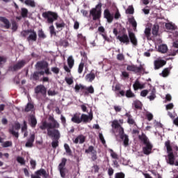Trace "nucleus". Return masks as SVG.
Listing matches in <instances>:
<instances>
[{"mask_svg": "<svg viewBox=\"0 0 178 178\" xmlns=\"http://www.w3.org/2000/svg\"><path fill=\"white\" fill-rule=\"evenodd\" d=\"M111 126L114 130H119L120 138L124 140V147H127L129 145V136L124 134V129L120 126L119 121L116 120H113Z\"/></svg>", "mask_w": 178, "mask_h": 178, "instance_id": "nucleus-1", "label": "nucleus"}, {"mask_svg": "<svg viewBox=\"0 0 178 178\" xmlns=\"http://www.w3.org/2000/svg\"><path fill=\"white\" fill-rule=\"evenodd\" d=\"M165 147L167 149L168 155L165 156V161L168 165H175V161H176V157L175 156V153H173V147L170 145V140H168L165 142Z\"/></svg>", "mask_w": 178, "mask_h": 178, "instance_id": "nucleus-2", "label": "nucleus"}, {"mask_svg": "<svg viewBox=\"0 0 178 178\" xmlns=\"http://www.w3.org/2000/svg\"><path fill=\"white\" fill-rule=\"evenodd\" d=\"M59 122L56 121V120L52 122H47V121H44L40 126V129L41 130H46V129H47V135L48 131H54V130H56V129H59Z\"/></svg>", "mask_w": 178, "mask_h": 178, "instance_id": "nucleus-3", "label": "nucleus"}, {"mask_svg": "<svg viewBox=\"0 0 178 178\" xmlns=\"http://www.w3.org/2000/svg\"><path fill=\"white\" fill-rule=\"evenodd\" d=\"M49 137H53L54 140L51 143V147L54 149L57 148V147H59V138H60V133L59 132V130L58 129H54V131H48V135Z\"/></svg>", "mask_w": 178, "mask_h": 178, "instance_id": "nucleus-4", "label": "nucleus"}, {"mask_svg": "<svg viewBox=\"0 0 178 178\" xmlns=\"http://www.w3.org/2000/svg\"><path fill=\"white\" fill-rule=\"evenodd\" d=\"M74 90L76 92H79L80 90H81L83 95H88L89 94H94V86L92 85L87 87L86 86L81 85V84H76L74 87Z\"/></svg>", "mask_w": 178, "mask_h": 178, "instance_id": "nucleus-5", "label": "nucleus"}, {"mask_svg": "<svg viewBox=\"0 0 178 178\" xmlns=\"http://www.w3.org/2000/svg\"><path fill=\"white\" fill-rule=\"evenodd\" d=\"M102 3H99L95 8H92L90 10V15L92 17V20H99L101 19V15L102 13Z\"/></svg>", "mask_w": 178, "mask_h": 178, "instance_id": "nucleus-6", "label": "nucleus"}, {"mask_svg": "<svg viewBox=\"0 0 178 178\" xmlns=\"http://www.w3.org/2000/svg\"><path fill=\"white\" fill-rule=\"evenodd\" d=\"M42 17L44 19H47V23L49 24H54V22L59 17L58 13L52 11H47L42 14Z\"/></svg>", "mask_w": 178, "mask_h": 178, "instance_id": "nucleus-7", "label": "nucleus"}, {"mask_svg": "<svg viewBox=\"0 0 178 178\" xmlns=\"http://www.w3.org/2000/svg\"><path fill=\"white\" fill-rule=\"evenodd\" d=\"M36 67L38 70H44V74H52V72L49 71V68L48 67V63L46 61H38L36 63Z\"/></svg>", "mask_w": 178, "mask_h": 178, "instance_id": "nucleus-8", "label": "nucleus"}, {"mask_svg": "<svg viewBox=\"0 0 178 178\" xmlns=\"http://www.w3.org/2000/svg\"><path fill=\"white\" fill-rule=\"evenodd\" d=\"M66 162L67 159L66 158H63L60 163L58 165V170L61 177H66Z\"/></svg>", "mask_w": 178, "mask_h": 178, "instance_id": "nucleus-9", "label": "nucleus"}, {"mask_svg": "<svg viewBox=\"0 0 178 178\" xmlns=\"http://www.w3.org/2000/svg\"><path fill=\"white\" fill-rule=\"evenodd\" d=\"M40 176H42L44 178H48L49 177V174L47 173V170L43 168H40V170L35 172V175H31V178H41Z\"/></svg>", "mask_w": 178, "mask_h": 178, "instance_id": "nucleus-10", "label": "nucleus"}, {"mask_svg": "<svg viewBox=\"0 0 178 178\" xmlns=\"http://www.w3.org/2000/svg\"><path fill=\"white\" fill-rule=\"evenodd\" d=\"M129 38V35L126 33V29H124L122 35L117 37L120 42H122V44H126V45H129V44H130V39Z\"/></svg>", "mask_w": 178, "mask_h": 178, "instance_id": "nucleus-11", "label": "nucleus"}, {"mask_svg": "<svg viewBox=\"0 0 178 178\" xmlns=\"http://www.w3.org/2000/svg\"><path fill=\"white\" fill-rule=\"evenodd\" d=\"M127 70L128 72H134V73H140V72H144L145 69L143 67V65H140V67H137V65H128L127 66Z\"/></svg>", "mask_w": 178, "mask_h": 178, "instance_id": "nucleus-12", "label": "nucleus"}, {"mask_svg": "<svg viewBox=\"0 0 178 178\" xmlns=\"http://www.w3.org/2000/svg\"><path fill=\"white\" fill-rule=\"evenodd\" d=\"M35 94L36 95H42L45 97L47 95V88L44 85H38L35 88Z\"/></svg>", "mask_w": 178, "mask_h": 178, "instance_id": "nucleus-13", "label": "nucleus"}, {"mask_svg": "<svg viewBox=\"0 0 178 178\" xmlns=\"http://www.w3.org/2000/svg\"><path fill=\"white\" fill-rule=\"evenodd\" d=\"M128 35L129 37V42H131L134 47H137L138 45V40L136 36V33L129 31H128Z\"/></svg>", "mask_w": 178, "mask_h": 178, "instance_id": "nucleus-14", "label": "nucleus"}, {"mask_svg": "<svg viewBox=\"0 0 178 178\" xmlns=\"http://www.w3.org/2000/svg\"><path fill=\"white\" fill-rule=\"evenodd\" d=\"M24 65H26V61L21 60L17 64H15L13 67H10V70H11V72H17V70H20L22 67H24Z\"/></svg>", "mask_w": 178, "mask_h": 178, "instance_id": "nucleus-15", "label": "nucleus"}, {"mask_svg": "<svg viewBox=\"0 0 178 178\" xmlns=\"http://www.w3.org/2000/svg\"><path fill=\"white\" fill-rule=\"evenodd\" d=\"M145 146L143 147V152L145 155H150L152 154V148L154 145H152L151 142L145 145Z\"/></svg>", "mask_w": 178, "mask_h": 178, "instance_id": "nucleus-16", "label": "nucleus"}, {"mask_svg": "<svg viewBox=\"0 0 178 178\" xmlns=\"http://www.w3.org/2000/svg\"><path fill=\"white\" fill-rule=\"evenodd\" d=\"M35 140V135L34 134H33L27 139V141L25 144V147H26V148H32V147H33V145H34Z\"/></svg>", "mask_w": 178, "mask_h": 178, "instance_id": "nucleus-17", "label": "nucleus"}, {"mask_svg": "<svg viewBox=\"0 0 178 178\" xmlns=\"http://www.w3.org/2000/svg\"><path fill=\"white\" fill-rule=\"evenodd\" d=\"M104 17L106 19L108 23H112L113 22V14L111 13L108 9H106L104 11Z\"/></svg>", "mask_w": 178, "mask_h": 178, "instance_id": "nucleus-18", "label": "nucleus"}, {"mask_svg": "<svg viewBox=\"0 0 178 178\" xmlns=\"http://www.w3.org/2000/svg\"><path fill=\"white\" fill-rule=\"evenodd\" d=\"M71 121L72 122V123L80 124V123H81V114L80 113H74L71 118Z\"/></svg>", "mask_w": 178, "mask_h": 178, "instance_id": "nucleus-19", "label": "nucleus"}, {"mask_svg": "<svg viewBox=\"0 0 178 178\" xmlns=\"http://www.w3.org/2000/svg\"><path fill=\"white\" fill-rule=\"evenodd\" d=\"M166 65V60H154V70H158L161 67H163Z\"/></svg>", "mask_w": 178, "mask_h": 178, "instance_id": "nucleus-20", "label": "nucleus"}, {"mask_svg": "<svg viewBox=\"0 0 178 178\" xmlns=\"http://www.w3.org/2000/svg\"><path fill=\"white\" fill-rule=\"evenodd\" d=\"M29 33L31 34L26 38L27 41L29 42H30V41H33V42L37 41V32H35L34 29H30Z\"/></svg>", "mask_w": 178, "mask_h": 178, "instance_id": "nucleus-21", "label": "nucleus"}, {"mask_svg": "<svg viewBox=\"0 0 178 178\" xmlns=\"http://www.w3.org/2000/svg\"><path fill=\"white\" fill-rule=\"evenodd\" d=\"M93 118L92 113H90L89 115L86 114H82L81 115V120L83 122V123H88L89 120H92Z\"/></svg>", "mask_w": 178, "mask_h": 178, "instance_id": "nucleus-22", "label": "nucleus"}, {"mask_svg": "<svg viewBox=\"0 0 178 178\" xmlns=\"http://www.w3.org/2000/svg\"><path fill=\"white\" fill-rule=\"evenodd\" d=\"M74 144H84L86 143V136L83 135L78 136L75 139H73Z\"/></svg>", "mask_w": 178, "mask_h": 178, "instance_id": "nucleus-23", "label": "nucleus"}, {"mask_svg": "<svg viewBox=\"0 0 178 178\" xmlns=\"http://www.w3.org/2000/svg\"><path fill=\"white\" fill-rule=\"evenodd\" d=\"M44 70L35 72L32 74V79L33 80H34V81H38V80H40V76H44Z\"/></svg>", "mask_w": 178, "mask_h": 178, "instance_id": "nucleus-24", "label": "nucleus"}, {"mask_svg": "<svg viewBox=\"0 0 178 178\" xmlns=\"http://www.w3.org/2000/svg\"><path fill=\"white\" fill-rule=\"evenodd\" d=\"M134 91H137V90H143L145 87L144 84L140 83L138 79H136L135 83L133 85Z\"/></svg>", "mask_w": 178, "mask_h": 178, "instance_id": "nucleus-25", "label": "nucleus"}, {"mask_svg": "<svg viewBox=\"0 0 178 178\" xmlns=\"http://www.w3.org/2000/svg\"><path fill=\"white\" fill-rule=\"evenodd\" d=\"M29 124L33 129L35 128V126H37V118H35V115H31L29 116Z\"/></svg>", "mask_w": 178, "mask_h": 178, "instance_id": "nucleus-26", "label": "nucleus"}, {"mask_svg": "<svg viewBox=\"0 0 178 178\" xmlns=\"http://www.w3.org/2000/svg\"><path fill=\"white\" fill-rule=\"evenodd\" d=\"M138 138L141 143H143L144 145L149 144V139H148V137L145 134H142V135L138 136Z\"/></svg>", "mask_w": 178, "mask_h": 178, "instance_id": "nucleus-27", "label": "nucleus"}, {"mask_svg": "<svg viewBox=\"0 0 178 178\" xmlns=\"http://www.w3.org/2000/svg\"><path fill=\"white\" fill-rule=\"evenodd\" d=\"M85 79L86 81H88L89 83H92V81L95 80V74L92 71L89 74H86Z\"/></svg>", "mask_w": 178, "mask_h": 178, "instance_id": "nucleus-28", "label": "nucleus"}, {"mask_svg": "<svg viewBox=\"0 0 178 178\" xmlns=\"http://www.w3.org/2000/svg\"><path fill=\"white\" fill-rule=\"evenodd\" d=\"M0 22L3 23L5 29H10V22H9V19H8L6 17H0Z\"/></svg>", "mask_w": 178, "mask_h": 178, "instance_id": "nucleus-29", "label": "nucleus"}, {"mask_svg": "<svg viewBox=\"0 0 178 178\" xmlns=\"http://www.w3.org/2000/svg\"><path fill=\"white\" fill-rule=\"evenodd\" d=\"M132 106H134L135 109H143V103H141V102H140L139 100L134 101Z\"/></svg>", "mask_w": 178, "mask_h": 178, "instance_id": "nucleus-30", "label": "nucleus"}, {"mask_svg": "<svg viewBox=\"0 0 178 178\" xmlns=\"http://www.w3.org/2000/svg\"><path fill=\"white\" fill-rule=\"evenodd\" d=\"M67 62L68 67H70V69H73V66H74V58H73L72 56H70L67 58Z\"/></svg>", "mask_w": 178, "mask_h": 178, "instance_id": "nucleus-31", "label": "nucleus"}, {"mask_svg": "<svg viewBox=\"0 0 178 178\" xmlns=\"http://www.w3.org/2000/svg\"><path fill=\"white\" fill-rule=\"evenodd\" d=\"M128 21H129V23L131 24L134 29V31H136V30H137V22L134 19V17L129 18Z\"/></svg>", "mask_w": 178, "mask_h": 178, "instance_id": "nucleus-32", "label": "nucleus"}, {"mask_svg": "<svg viewBox=\"0 0 178 178\" xmlns=\"http://www.w3.org/2000/svg\"><path fill=\"white\" fill-rule=\"evenodd\" d=\"M159 52L166 54L168 52V46L166 44H161L159 46Z\"/></svg>", "mask_w": 178, "mask_h": 178, "instance_id": "nucleus-33", "label": "nucleus"}, {"mask_svg": "<svg viewBox=\"0 0 178 178\" xmlns=\"http://www.w3.org/2000/svg\"><path fill=\"white\" fill-rule=\"evenodd\" d=\"M165 29L167 30H176V29H177V26H176V25H175V24H172V22H168L165 24Z\"/></svg>", "mask_w": 178, "mask_h": 178, "instance_id": "nucleus-34", "label": "nucleus"}, {"mask_svg": "<svg viewBox=\"0 0 178 178\" xmlns=\"http://www.w3.org/2000/svg\"><path fill=\"white\" fill-rule=\"evenodd\" d=\"M158 33H159V25H154L152 30V34L156 36L158 35Z\"/></svg>", "mask_w": 178, "mask_h": 178, "instance_id": "nucleus-35", "label": "nucleus"}, {"mask_svg": "<svg viewBox=\"0 0 178 178\" xmlns=\"http://www.w3.org/2000/svg\"><path fill=\"white\" fill-rule=\"evenodd\" d=\"M144 33L147 40H151V28H145Z\"/></svg>", "mask_w": 178, "mask_h": 178, "instance_id": "nucleus-36", "label": "nucleus"}, {"mask_svg": "<svg viewBox=\"0 0 178 178\" xmlns=\"http://www.w3.org/2000/svg\"><path fill=\"white\" fill-rule=\"evenodd\" d=\"M34 109V104L31 103H28L25 107V112H30Z\"/></svg>", "mask_w": 178, "mask_h": 178, "instance_id": "nucleus-37", "label": "nucleus"}, {"mask_svg": "<svg viewBox=\"0 0 178 178\" xmlns=\"http://www.w3.org/2000/svg\"><path fill=\"white\" fill-rule=\"evenodd\" d=\"M65 26H66V24L63 20H61L60 23H56V29H60V31H62V29H65Z\"/></svg>", "mask_w": 178, "mask_h": 178, "instance_id": "nucleus-38", "label": "nucleus"}, {"mask_svg": "<svg viewBox=\"0 0 178 178\" xmlns=\"http://www.w3.org/2000/svg\"><path fill=\"white\" fill-rule=\"evenodd\" d=\"M125 97H127V98H134L136 95L131 91V90H128L125 92Z\"/></svg>", "mask_w": 178, "mask_h": 178, "instance_id": "nucleus-39", "label": "nucleus"}, {"mask_svg": "<svg viewBox=\"0 0 178 178\" xmlns=\"http://www.w3.org/2000/svg\"><path fill=\"white\" fill-rule=\"evenodd\" d=\"M24 3L31 8H35V2L33 0H25Z\"/></svg>", "mask_w": 178, "mask_h": 178, "instance_id": "nucleus-40", "label": "nucleus"}, {"mask_svg": "<svg viewBox=\"0 0 178 178\" xmlns=\"http://www.w3.org/2000/svg\"><path fill=\"white\" fill-rule=\"evenodd\" d=\"M28 15H29V10H27V8H22L21 9L22 17L26 18V17H27Z\"/></svg>", "mask_w": 178, "mask_h": 178, "instance_id": "nucleus-41", "label": "nucleus"}, {"mask_svg": "<svg viewBox=\"0 0 178 178\" xmlns=\"http://www.w3.org/2000/svg\"><path fill=\"white\" fill-rule=\"evenodd\" d=\"M170 74V69L169 68H165L162 73L161 75L163 77H168V76H169V74Z\"/></svg>", "mask_w": 178, "mask_h": 178, "instance_id": "nucleus-42", "label": "nucleus"}, {"mask_svg": "<svg viewBox=\"0 0 178 178\" xmlns=\"http://www.w3.org/2000/svg\"><path fill=\"white\" fill-rule=\"evenodd\" d=\"M64 148L65 149L66 153L70 156H72V149L67 143H65Z\"/></svg>", "mask_w": 178, "mask_h": 178, "instance_id": "nucleus-43", "label": "nucleus"}, {"mask_svg": "<svg viewBox=\"0 0 178 178\" xmlns=\"http://www.w3.org/2000/svg\"><path fill=\"white\" fill-rule=\"evenodd\" d=\"M155 89H152V92L150 93V95L147 97L148 99H150V101H154L155 98H156V95H155Z\"/></svg>", "mask_w": 178, "mask_h": 178, "instance_id": "nucleus-44", "label": "nucleus"}, {"mask_svg": "<svg viewBox=\"0 0 178 178\" xmlns=\"http://www.w3.org/2000/svg\"><path fill=\"white\" fill-rule=\"evenodd\" d=\"M8 58L3 56H0V67H2L3 65H5V63L7 62Z\"/></svg>", "mask_w": 178, "mask_h": 178, "instance_id": "nucleus-45", "label": "nucleus"}, {"mask_svg": "<svg viewBox=\"0 0 178 178\" xmlns=\"http://www.w3.org/2000/svg\"><path fill=\"white\" fill-rule=\"evenodd\" d=\"M38 35L39 38H42V40L47 38V35H45V33H44V31H42V29H40L38 31Z\"/></svg>", "mask_w": 178, "mask_h": 178, "instance_id": "nucleus-46", "label": "nucleus"}, {"mask_svg": "<svg viewBox=\"0 0 178 178\" xmlns=\"http://www.w3.org/2000/svg\"><path fill=\"white\" fill-rule=\"evenodd\" d=\"M83 70H84V63L81 62L80 64L79 65V67H78L79 74H81V73H83Z\"/></svg>", "mask_w": 178, "mask_h": 178, "instance_id": "nucleus-47", "label": "nucleus"}, {"mask_svg": "<svg viewBox=\"0 0 178 178\" xmlns=\"http://www.w3.org/2000/svg\"><path fill=\"white\" fill-rule=\"evenodd\" d=\"M9 133L16 138H19V132L15 131V129L13 128L9 129Z\"/></svg>", "mask_w": 178, "mask_h": 178, "instance_id": "nucleus-48", "label": "nucleus"}, {"mask_svg": "<svg viewBox=\"0 0 178 178\" xmlns=\"http://www.w3.org/2000/svg\"><path fill=\"white\" fill-rule=\"evenodd\" d=\"M126 13H127L128 15H133V13H134V8H133V6H130L128 7L126 10Z\"/></svg>", "mask_w": 178, "mask_h": 178, "instance_id": "nucleus-49", "label": "nucleus"}, {"mask_svg": "<svg viewBox=\"0 0 178 178\" xmlns=\"http://www.w3.org/2000/svg\"><path fill=\"white\" fill-rule=\"evenodd\" d=\"M92 154L91 156V160L93 162H95V161H97V159H98V156H97V150H95Z\"/></svg>", "mask_w": 178, "mask_h": 178, "instance_id": "nucleus-50", "label": "nucleus"}, {"mask_svg": "<svg viewBox=\"0 0 178 178\" xmlns=\"http://www.w3.org/2000/svg\"><path fill=\"white\" fill-rule=\"evenodd\" d=\"M49 31L51 35H56V31H55V26H54V25L49 26Z\"/></svg>", "mask_w": 178, "mask_h": 178, "instance_id": "nucleus-51", "label": "nucleus"}, {"mask_svg": "<svg viewBox=\"0 0 178 178\" xmlns=\"http://www.w3.org/2000/svg\"><path fill=\"white\" fill-rule=\"evenodd\" d=\"M17 29H19V26H17V22L14 21L12 22V30L13 31H17Z\"/></svg>", "mask_w": 178, "mask_h": 178, "instance_id": "nucleus-52", "label": "nucleus"}, {"mask_svg": "<svg viewBox=\"0 0 178 178\" xmlns=\"http://www.w3.org/2000/svg\"><path fill=\"white\" fill-rule=\"evenodd\" d=\"M47 94H48V95H49L50 97H54V96H55V95H58V92L49 89V90L47 91Z\"/></svg>", "mask_w": 178, "mask_h": 178, "instance_id": "nucleus-53", "label": "nucleus"}, {"mask_svg": "<svg viewBox=\"0 0 178 178\" xmlns=\"http://www.w3.org/2000/svg\"><path fill=\"white\" fill-rule=\"evenodd\" d=\"M124 177H126V175L122 172H117L115 175V178H124Z\"/></svg>", "mask_w": 178, "mask_h": 178, "instance_id": "nucleus-54", "label": "nucleus"}, {"mask_svg": "<svg viewBox=\"0 0 178 178\" xmlns=\"http://www.w3.org/2000/svg\"><path fill=\"white\" fill-rule=\"evenodd\" d=\"M94 151H95L94 149V146H89L88 148L85 150V152L86 154H92V152H94Z\"/></svg>", "mask_w": 178, "mask_h": 178, "instance_id": "nucleus-55", "label": "nucleus"}, {"mask_svg": "<svg viewBox=\"0 0 178 178\" xmlns=\"http://www.w3.org/2000/svg\"><path fill=\"white\" fill-rule=\"evenodd\" d=\"M29 34H30V29L24 30L21 32L22 37L26 38L27 35H29Z\"/></svg>", "mask_w": 178, "mask_h": 178, "instance_id": "nucleus-56", "label": "nucleus"}, {"mask_svg": "<svg viewBox=\"0 0 178 178\" xmlns=\"http://www.w3.org/2000/svg\"><path fill=\"white\" fill-rule=\"evenodd\" d=\"M109 152L111 153V156L113 159H118V154H116L115 152H113V149H110Z\"/></svg>", "mask_w": 178, "mask_h": 178, "instance_id": "nucleus-57", "label": "nucleus"}, {"mask_svg": "<svg viewBox=\"0 0 178 178\" xmlns=\"http://www.w3.org/2000/svg\"><path fill=\"white\" fill-rule=\"evenodd\" d=\"M12 141H6L3 144V148H8V147H12Z\"/></svg>", "mask_w": 178, "mask_h": 178, "instance_id": "nucleus-58", "label": "nucleus"}, {"mask_svg": "<svg viewBox=\"0 0 178 178\" xmlns=\"http://www.w3.org/2000/svg\"><path fill=\"white\" fill-rule=\"evenodd\" d=\"M121 17H122V15H120L119 10H117L114 15V19H115V20H118V19H120Z\"/></svg>", "mask_w": 178, "mask_h": 178, "instance_id": "nucleus-59", "label": "nucleus"}, {"mask_svg": "<svg viewBox=\"0 0 178 178\" xmlns=\"http://www.w3.org/2000/svg\"><path fill=\"white\" fill-rule=\"evenodd\" d=\"M116 95L118 97H124L126 92L124 90H120L119 92H116Z\"/></svg>", "mask_w": 178, "mask_h": 178, "instance_id": "nucleus-60", "label": "nucleus"}, {"mask_svg": "<svg viewBox=\"0 0 178 178\" xmlns=\"http://www.w3.org/2000/svg\"><path fill=\"white\" fill-rule=\"evenodd\" d=\"M79 40L81 41L82 42H84L86 41V36H83V34L79 33L77 35Z\"/></svg>", "mask_w": 178, "mask_h": 178, "instance_id": "nucleus-61", "label": "nucleus"}, {"mask_svg": "<svg viewBox=\"0 0 178 178\" xmlns=\"http://www.w3.org/2000/svg\"><path fill=\"white\" fill-rule=\"evenodd\" d=\"M117 60H124V55H123V54H118L117 55Z\"/></svg>", "mask_w": 178, "mask_h": 178, "instance_id": "nucleus-62", "label": "nucleus"}, {"mask_svg": "<svg viewBox=\"0 0 178 178\" xmlns=\"http://www.w3.org/2000/svg\"><path fill=\"white\" fill-rule=\"evenodd\" d=\"M65 81L67 83V84H68L69 86H72V84H73L74 81H73V79L72 78H65Z\"/></svg>", "mask_w": 178, "mask_h": 178, "instance_id": "nucleus-63", "label": "nucleus"}, {"mask_svg": "<svg viewBox=\"0 0 178 178\" xmlns=\"http://www.w3.org/2000/svg\"><path fill=\"white\" fill-rule=\"evenodd\" d=\"M60 44L63 45V47H69V42H67L66 40H60Z\"/></svg>", "mask_w": 178, "mask_h": 178, "instance_id": "nucleus-64", "label": "nucleus"}]
</instances>
